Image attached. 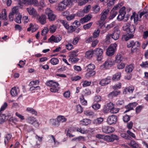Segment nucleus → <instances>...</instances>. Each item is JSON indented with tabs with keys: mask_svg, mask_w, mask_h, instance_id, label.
<instances>
[{
	"mask_svg": "<svg viewBox=\"0 0 148 148\" xmlns=\"http://www.w3.org/2000/svg\"><path fill=\"white\" fill-rule=\"evenodd\" d=\"M101 100V97L99 95L96 96L94 97V101L96 102H98Z\"/></svg>",
	"mask_w": 148,
	"mask_h": 148,
	"instance_id": "obj_64",
	"label": "nucleus"
},
{
	"mask_svg": "<svg viewBox=\"0 0 148 148\" xmlns=\"http://www.w3.org/2000/svg\"><path fill=\"white\" fill-rule=\"evenodd\" d=\"M67 6V4H66L63 1L60 3L57 8V10L60 11H62L66 9Z\"/></svg>",
	"mask_w": 148,
	"mask_h": 148,
	"instance_id": "obj_21",
	"label": "nucleus"
},
{
	"mask_svg": "<svg viewBox=\"0 0 148 148\" xmlns=\"http://www.w3.org/2000/svg\"><path fill=\"white\" fill-rule=\"evenodd\" d=\"M121 91L119 90H114L110 92L108 95V96L109 98H113L119 95Z\"/></svg>",
	"mask_w": 148,
	"mask_h": 148,
	"instance_id": "obj_23",
	"label": "nucleus"
},
{
	"mask_svg": "<svg viewBox=\"0 0 148 148\" xmlns=\"http://www.w3.org/2000/svg\"><path fill=\"white\" fill-rule=\"evenodd\" d=\"M128 145L132 148H139L138 144L134 140H132L128 144Z\"/></svg>",
	"mask_w": 148,
	"mask_h": 148,
	"instance_id": "obj_29",
	"label": "nucleus"
},
{
	"mask_svg": "<svg viewBox=\"0 0 148 148\" xmlns=\"http://www.w3.org/2000/svg\"><path fill=\"white\" fill-rule=\"evenodd\" d=\"M93 54H94L93 50L92 49L86 52L85 54V57L87 58L90 59L92 57Z\"/></svg>",
	"mask_w": 148,
	"mask_h": 148,
	"instance_id": "obj_26",
	"label": "nucleus"
},
{
	"mask_svg": "<svg viewBox=\"0 0 148 148\" xmlns=\"http://www.w3.org/2000/svg\"><path fill=\"white\" fill-rule=\"evenodd\" d=\"M16 18L15 19V21L18 23H21V19L22 16L19 14H18L17 16H15Z\"/></svg>",
	"mask_w": 148,
	"mask_h": 148,
	"instance_id": "obj_37",
	"label": "nucleus"
},
{
	"mask_svg": "<svg viewBox=\"0 0 148 148\" xmlns=\"http://www.w3.org/2000/svg\"><path fill=\"white\" fill-rule=\"evenodd\" d=\"M134 90V88L132 86L127 87L124 89L123 93L124 94L132 93L133 92Z\"/></svg>",
	"mask_w": 148,
	"mask_h": 148,
	"instance_id": "obj_18",
	"label": "nucleus"
},
{
	"mask_svg": "<svg viewBox=\"0 0 148 148\" xmlns=\"http://www.w3.org/2000/svg\"><path fill=\"white\" fill-rule=\"evenodd\" d=\"M135 103H132L129 104L128 105L125 107L127 110L124 112V113H126L129 112L131 110L133 109V106H134Z\"/></svg>",
	"mask_w": 148,
	"mask_h": 148,
	"instance_id": "obj_32",
	"label": "nucleus"
},
{
	"mask_svg": "<svg viewBox=\"0 0 148 148\" xmlns=\"http://www.w3.org/2000/svg\"><path fill=\"white\" fill-rule=\"evenodd\" d=\"M92 17V15L90 14L86 15L84 17L81 19L80 22L82 24L87 22L91 19Z\"/></svg>",
	"mask_w": 148,
	"mask_h": 148,
	"instance_id": "obj_20",
	"label": "nucleus"
},
{
	"mask_svg": "<svg viewBox=\"0 0 148 148\" xmlns=\"http://www.w3.org/2000/svg\"><path fill=\"white\" fill-rule=\"evenodd\" d=\"M12 135L10 134H7L6 136L5 137V139L4 140V143L6 145L8 144V141L11 138Z\"/></svg>",
	"mask_w": 148,
	"mask_h": 148,
	"instance_id": "obj_39",
	"label": "nucleus"
},
{
	"mask_svg": "<svg viewBox=\"0 0 148 148\" xmlns=\"http://www.w3.org/2000/svg\"><path fill=\"white\" fill-rule=\"evenodd\" d=\"M114 106V104L110 102L108 103L106 107L104 108V111L106 112H109Z\"/></svg>",
	"mask_w": 148,
	"mask_h": 148,
	"instance_id": "obj_22",
	"label": "nucleus"
},
{
	"mask_svg": "<svg viewBox=\"0 0 148 148\" xmlns=\"http://www.w3.org/2000/svg\"><path fill=\"white\" fill-rule=\"evenodd\" d=\"M65 4H67V6L68 5H71L73 3L72 0H64L63 1Z\"/></svg>",
	"mask_w": 148,
	"mask_h": 148,
	"instance_id": "obj_61",
	"label": "nucleus"
},
{
	"mask_svg": "<svg viewBox=\"0 0 148 148\" xmlns=\"http://www.w3.org/2000/svg\"><path fill=\"white\" fill-rule=\"evenodd\" d=\"M106 138L110 141H113L114 140H117L119 139L117 135L114 134L106 136Z\"/></svg>",
	"mask_w": 148,
	"mask_h": 148,
	"instance_id": "obj_24",
	"label": "nucleus"
},
{
	"mask_svg": "<svg viewBox=\"0 0 148 148\" xmlns=\"http://www.w3.org/2000/svg\"><path fill=\"white\" fill-rule=\"evenodd\" d=\"M117 120V116L112 115L108 117L107 119V122L110 125L116 123Z\"/></svg>",
	"mask_w": 148,
	"mask_h": 148,
	"instance_id": "obj_10",
	"label": "nucleus"
},
{
	"mask_svg": "<svg viewBox=\"0 0 148 148\" xmlns=\"http://www.w3.org/2000/svg\"><path fill=\"white\" fill-rule=\"evenodd\" d=\"M50 62L52 64L55 65L58 63L59 60L57 58H53L51 59Z\"/></svg>",
	"mask_w": 148,
	"mask_h": 148,
	"instance_id": "obj_36",
	"label": "nucleus"
},
{
	"mask_svg": "<svg viewBox=\"0 0 148 148\" xmlns=\"http://www.w3.org/2000/svg\"><path fill=\"white\" fill-rule=\"evenodd\" d=\"M78 51L77 50L76 51H73L71 52L69 55L70 57H74L77 56V53L78 52Z\"/></svg>",
	"mask_w": 148,
	"mask_h": 148,
	"instance_id": "obj_62",
	"label": "nucleus"
},
{
	"mask_svg": "<svg viewBox=\"0 0 148 148\" xmlns=\"http://www.w3.org/2000/svg\"><path fill=\"white\" fill-rule=\"evenodd\" d=\"M103 121V119L101 117H99L95 120L94 123L96 125H99L101 124Z\"/></svg>",
	"mask_w": 148,
	"mask_h": 148,
	"instance_id": "obj_30",
	"label": "nucleus"
},
{
	"mask_svg": "<svg viewBox=\"0 0 148 148\" xmlns=\"http://www.w3.org/2000/svg\"><path fill=\"white\" fill-rule=\"evenodd\" d=\"M38 21L42 25H44L46 23V16L45 15H42L37 17Z\"/></svg>",
	"mask_w": 148,
	"mask_h": 148,
	"instance_id": "obj_19",
	"label": "nucleus"
},
{
	"mask_svg": "<svg viewBox=\"0 0 148 148\" xmlns=\"http://www.w3.org/2000/svg\"><path fill=\"white\" fill-rule=\"evenodd\" d=\"M100 105L97 103H95L92 105V108L95 110H97L100 108Z\"/></svg>",
	"mask_w": 148,
	"mask_h": 148,
	"instance_id": "obj_49",
	"label": "nucleus"
},
{
	"mask_svg": "<svg viewBox=\"0 0 148 148\" xmlns=\"http://www.w3.org/2000/svg\"><path fill=\"white\" fill-rule=\"evenodd\" d=\"M27 121L28 123L31 124H33L36 127H37L39 126L38 122L34 117H29L27 119Z\"/></svg>",
	"mask_w": 148,
	"mask_h": 148,
	"instance_id": "obj_13",
	"label": "nucleus"
},
{
	"mask_svg": "<svg viewBox=\"0 0 148 148\" xmlns=\"http://www.w3.org/2000/svg\"><path fill=\"white\" fill-rule=\"evenodd\" d=\"M91 6L90 5H88L87 6H85L84 9L83 10V11L84 13H87L88 12L90 8H91Z\"/></svg>",
	"mask_w": 148,
	"mask_h": 148,
	"instance_id": "obj_45",
	"label": "nucleus"
},
{
	"mask_svg": "<svg viewBox=\"0 0 148 148\" xmlns=\"http://www.w3.org/2000/svg\"><path fill=\"white\" fill-rule=\"evenodd\" d=\"M95 68V65L92 64H90L86 66L85 68L86 69L87 71H89V70H93Z\"/></svg>",
	"mask_w": 148,
	"mask_h": 148,
	"instance_id": "obj_34",
	"label": "nucleus"
},
{
	"mask_svg": "<svg viewBox=\"0 0 148 148\" xmlns=\"http://www.w3.org/2000/svg\"><path fill=\"white\" fill-rule=\"evenodd\" d=\"M30 5H33L34 6H37L39 3L37 0H30Z\"/></svg>",
	"mask_w": 148,
	"mask_h": 148,
	"instance_id": "obj_47",
	"label": "nucleus"
},
{
	"mask_svg": "<svg viewBox=\"0 0 148 148\" xmlns=\"http://www.w3.org/2000/svg\"><path fill=\"white\" fill-rule=\"evenodd\" d=\"M46 84L47 86L51 87L50 90L51 92H55L58 91L59 84L55 81L51 80L47 81Z\"/></svg>",
	"mask_w": 148,
	"mask_h": 148,
	"instance_id": "obj_2",
	"label": "nucleus"
},
{
	"mask_svg": "<svg viewBox=\"0 0 148 148\" xmlns=\"http://www.w3.org/2000/svg\"><path fill=\"white\" fill-rule=\"evenodd\" d=\"M110 15L109 17V19H112L114 18L117 15V12L116 11H113L112 12V10L110 12Z\"/></svg>",
	"mask_w": 148,
	"mask_h": 148,
	"instance_id": "obj_41",
	"label": "nucleus"
},
{
	"mask_svg": "<svg viewBox=\"0 0 148 148\" xmlns=\"http://www.w3.org/2000/svg\"><path fill=\"white\" fill-rule=\"evenodd\" d=\"M121 84L120 83L115 84L114 85L112 86L113 89L115 90L120 89L121 88Z\"/></svg>",
	"mask_w": 148,
	"mask_h": 148,
	"instance_id": "obj_46",
	"label": "nucleus"
},
{
	"mask_svg": "<svg viewBox=\"0 0 148 148\" xmlns=\"http://www.w3.org/2000/svg\"><path fill=\"white\" fill-rule=\"evenodd\" d=\"M65 131L66 132V135L69 137H73L75 136L74 135H73L71 134V131L69 129L67 128L65 130Z\"/></svg>",
	"mask_w": 148,
	"mask_h": 148,
	"instance_id": "obj_53",
	"label": "nucleus"
},
{
	"mask_svg": "<svg viewBox=\"0 0 148 148\" xmlns=\"http://www.w3.org/2000/svg\"><path fill=\"white\" fill-rule=\"evenodd\" d=\"M122 29L127 33V34L122 36V40L126 41L133 37V34L136 29L134 26H130V24L129 23H125L123 25Z\"/></svg>",
	"mask_w": 148,
	"mask_h": 148,
	"instance_id": "obj_1",
	"label": "nucleus"
},
{
	"mask_svg": "<svg viewBox=\"0 0 148 148\" xmlns=\"http://www.w3.org/2000/svg\"><path fill=\"white\" fill-rule=\"evenodd\" d=\"M56 29L57 27L56 26L54 25H53L50 26L49 29L51 33H53L56 31Z\"/></svg>",
	"mask_w": 148,
	"mask_h": 148,
	"instance_id": "obj_40",
	"label": "nucleus"
},
{
	"mask_svg": "<svg viewBox=\"0 0 148 148\" xmlns=\"http://www.w3.org/2000/svg\"><path fill=\"white\" fill-rule=\"evenodd\" d=\"M77 131L79 132L82 134H86L88 133L87 130H85V128L82 127L77 128Z\"/></svg>",
	"mask_w": 148,
	"mask_h": 148,
	"instance_id": "obj_43",
	"label": "nucleus"
},
{
	"mask_svg": "<svg viewBox=\"0 0 148 148\" xmlns=\"http://www.w3.org/2000/svg\"><path fill=\"white\" fill-rule=\"evenodd\" d=\"M94 12L95 13L98 12L100 10V7L98 5H96L93 7Z\"/></svg>",
	"mask_w": 148,
	"mask_h": 148,
	"instance_id": "obj_50",
	"label": "nucleus"
},
{
	"mask_svg": "<svg viewBox=\"0 0 148 148\" xmlns=\"http://www.w3.org/2000/svg\"><path fill=\"white\" fill-rule=\"evenodd\" d=\"M61 22L66 29H68L69 28V25L66 21L62 20Z\"/></svg>",
	"mask_w": 148,
	"mask_h": 148,
	"instance_id": "obj_55",
	"label": "nucleus"
},
{
	"mask_svg": "<svg viewBox=\"0 0 148 148\" xmlns=\"http://www.w3.org/2000/svg\"><path fill=\"white\" fill-rule=\"evenodd\" d=\"M117 46V44L115 43L111 44L106 50V55L108 56L113 55L116 51Z\"/></svg>",
	"mask_w": 148,
	"mask_h": 148,
	"instance_id": "obj_4",
	"label": "nucleus"
},
{
	"mask_svg": "<svg viewBox=\"0 0 148 148\" xmlns=\"http://www.w3.org/2000/svg\"><path fill=\"white\" fill-rule=\"evenodd\" d=\"M62 38L59 35L54 36L52 35L49 39L48 41L49 42L53 43L55 42L57 43L59 42L61 40Z\"/></svg>",
	"mask_w": 148,
	"mask_h": 148,
	"instance_id": "obj_11",
	"label": "nucleus"
},
{
	"mask_svg": "<svg viewBox=\"0 0 148 148\" xmlns=\"http://www.w3.org/2000/svg\"><path fill=\"white\" fill-rule=\"evenodd\" d=\"M114 62L113 60L111 59H108L101 65V67L102 68L107 69L114 65Z\"/></svg>",
	"mask_w": 148,
	"mask_h": 148,
	"instance_id": "obj_8",
	"label": "nucleus"
},
{
	"mask_svg": "<svg viewBox=\"0 0 148 148\" xmlns=\"http://www.w3.org/2000/svg\"><path fill=\"white\" fill-rule=\"evenodd\" d=\"M134 68V65L130 64L127 65L125 68V71L127 73H130L132 71Z\"/></svg>",
	"mask_w": 148,
	"mask_h": 148,
	"instance_id": "obj_25",
	"label": "nucleus"
},
{
	"mask_svg": "<svg viewBox=\"0 0 148 148\" xmlns=\"http://www.w3.org/2000/svg\"><path fill=\"white\" fill-rule=\"evenodd\" d=\"M123 119L125 122H127L130 121V117L127 115H125L123 116Z\"/></svg>",
	"mask_w": 148,
	"mask_h": 148,
	"instance_id": "obj_59",
	"label": "nucleus"
},
{
	"mask_svg": "<svg viewBox=\"0 0 148 148\" xmlns=\"http://www.w3.org/2000/svg\"><path fill=\"white\" fill-rule=\"evenodd\" d=\"M11 12L15 15V16L17 15L18 14V10L17 7H14Z\"/></svg>",
	"mask_w": 148,
	"mask_h": 148,
	"instance_id": "obj_54",
	"label": "nucleus"
},
{
	"mask_svg": "<svg viewBox=\"0 0 148 148\" xmlns=\"http://www.w3.org/2000/svg\"><path fill=\"white\" fill-rule=\"evenodd\" d=\"M125 8L124 6L122 7L119 10V14L125 16L126 14V11H125Z\"/></svg>",
	"mask_w": 148,
	"mask_h": 148,
	"instance_id": "obj_48",
	"label": "nucleus"
},
{
	"mask_svg": "<svg viewBox=\"0 0 148 148\" xmlns=\"http://www.w3.org/2000/svg\"><path fill=\"white\" fill-rule=\"evenodd\" d=\"M110 10L108 9L106 10H104L101 14V18L97 23L99 25L102 24L104 21L106 19L107 15L109 14Z\"/></svg>",
	"mask_w": 148,
	"mask_h": 148,
	"instance_id": "obj_5",
	"label": "nucleus"
},
{
	"mask_svg": "<svg viewBox=\"0 0 148 148\" xmlns=\"http://www.w3.org/2000/svg\"><path fill=\"white\" fill-rule=\"evenodd\" d=\"M26 10L29 15L36 16L37 15V13L36 10L32 7H29L26 8Z\"/></svg>",
	"mask_w": 148,
	"mask_h": 148,
	"instance_id": "obj_16",
	"label": "nucleus"
},
{
	"mask_svg": "<svg viewBox=\"0 0 148 148\" xmlns=\"http://www.w3.org/2000/svg\"><path fill=\"white\" fill-rule=\"evenodd\" d=\"M120 33V31L119 29H116L111 34L112 38L115 40H117L119 38Z\"/></svg>",
	"mask_w": 148,
	"mask_h": 148,
	"instance_id": "obj_14",
	"label": "nucleus"
},
{
	"mask_svg": "<svg viewBox=\"0 0 148 148\" xmlns=\"http://www.w3.org/2000/svg\"><path fill=\"white\" fill-rule=\"evenodd\" d=\"M100 32V30L99 29L95 30L93 33V36L89 37L86 40V42L88 43L91 42L94 40V38L98 37L99 35Z\"/></svg>",
	"mask_w": 148,
	"mask_h": 148,
	"instance_id": "obj_9",
	"label": "nucleus"
},
{
	"mask_svg": "<svg viewBox=\"0 0 148 148\" xmlns=\"http://www.w3.org/2000/svg\"><path fill=\"white\" fill-rule=\"evenodd\" d=\"M2 18L4 21H6V10L5 9H4L2 11Z\"/></svg>",
	"mask_w": 148,
	"mask_h": 148,
	"instance_id": "obj_52",
	"label": "nucleus"
},
{
	"mask_svg": "<svg viewBox=\"0 0 148 148\" xmlns=\"http://www.w3.org/2000/svg\"><path fill=\"white\" fill-rule=\"evenodd\" d=\"M140 45L139 42L138 41L134 42V41L131 40L127 43V47L128 48L132 47L131 51L132 53H133L136 51V47H139Z\"/></svg>",
	"mask_w": 148,
	"mask_h": 148,
	"instance_id": "obj_6",
	"label": "nucleus"
},
{
	"mask_svg": "<svg viewBox=\"0 0 148 148\" xmlns=\"http://www.w3.org/2000/svg\"><path fill=\"white\" fill-rule=\"evenodd\" d=\"M110 80L111 77L109 76L101 80L100 81L99 84L101 86H105L110 82Z\"/></svg>",
	"mask_w": 148,
	"mask_h": 148,
	"instance_id": "obj_17",
	"label": "nucleus"
},
{
	"mask_svg": "<svg viewBox=\"0 0 148 148\" xmlns=\"http://www.w3.org/2000/svg\"><path fill=\"white\" fill-rule=\"evenodd\" d=\"M102 131L106 134H109L114 132V128L109 126H104L102 128Z\"/></svg>",
	"mask_w": 148,
	"mask_h": 148,
	"instance_id": "obj_15",
	"label": "nucleus"
},
{
	"mask_svg": "<svg viewBox=\"0 0 148 148\" xmlns=\"http://www.w3.org/2000/svg\"><path fill=\"white\" fill-rule=\"evenodd\" d=\"M140 66L142 68H148V63L147 61L143 62L140 65Z\"/></svg>",
	"mask_w": 148,
	"mask_h": 148,
	"instance_id": "obj_63",
	"label": "nucleus"
},
{
	"mask_svg": "<svg viewBox=\"0 0 148 148\" xmlns=\"http://www.w3.org/2000/svg\"><path fill=\"white\" fill-rule=\"evenodd\" d=\"M45 12L46 15L47 16V18L49 21H53L56 19V15L54 14L53 11L50 8H47Z\"/></svg>",
	"mask_w": 148,
	"mask_h": 148,
	"instance_id": "obj_3",
	"label": "nucleus"
},
{
	"mask_svg": "<svg viewBox=\"0 0 148 148\" xmlns=\"http://www.w3.org/2000/svg\"><path fill=\"white\" fill-rule=\"evenodd\" d=\"M121 73L120 72L117 73L113 75L112 78L113 80H118L120 79L121 77Z\"/></svg>",
	"mask_w": 148,
	"mask_h": 148,
	"instance_id": "obj_33",
	"label": "nucleus"
},
{
	"mask_svg": "<svg viewBox=\"0 0 148 148\" xmlns=\"http://www.w3.org/2000/svg\"><path fill=\"white\" fill-rule=\"evenodd\" d=\"M143 16L141 13L138 14H136V13L134 12L132 15L131 16L130 19L131 20H133L135 23H136L138 21H140V18Z\"/></svg>",
	"mask_w": 148,
	"mask_h": 148,
	"instance_id": "obj_12",
	"label": "nucleus"
},
{
	"mask_svg": "<svg viewBox=\"0 0 148 148\" xmlns=\"http://www.w3.org/2000/svg\"><path fill=\"white\" fill-rule=\"evenodd\" d=\"M115 23L114 22H113L110 24L107 25L106 27V28L108 30L110 29L115 25Z\"/></svg>",
	"mask_w": 148,
	"mask_h": 148,
	"instance_id": "obj_60",
	"label": "nucleus"
},
{
	"mask_svg": "<svg viewBox=\"0 0 148 148\" xmlns=\"http://www.w3.org/2000/svg\"><path fill=\"white\" fill-rule=\"evenodd\" d=\"M91 84L90 81H84L82 84L83 87H84L90 85Z\"/></svg>",
	"mask_w": 148,
	"mask_h": 148,
	"instance_id": "obj_57",
	"label": "nucleus"
},
{
	"mask_svg": "<svg viewBox=\"0 0 148 148\" xmlns=\"http://www.w3.org/2000/svg\"><path fill=\"white\" fill-rule=\"evenodd\" d=\"M115 62L117 63L120 62L123 59V58L120 54H117L115 58Z\"/></svg>",
	"mask_w": 148,
	"mask_h": 148,
	"instance_id": "obj_31",
	"label": "nucleus"
},
{
	"mask_svg": "<svg viewBox=\"0 0 148 148\" xmlns=\"http://www.w3.org/2000/svg\"><path fill=\"white\" fill-rule=\"evenodd\" d=\"M57 119L60 123L65 122L66 121V119L62 116H58Z\"/></svg>",
	"mask_w": 148,
	"mask_h": 148,
	"instance_id": "obj_35",
	"label": "nucleus"
},
{
	"mask_svg": "<svg viewBox=\"0 0 148 148\" xmlns=\"http://www.w3.org/2000/svg\"><path fill=\"white\" fill-rule=\"evenodd\" d=\"M18 89L16 88V87H14L12 88L10 92L11 95L13 96H15L17 95L18 93Z\"/></svg>",
	"mask_w": 148,
	"mask_h": 148,
	"instance_id": "obj_28",
	"label": "nucleus"
},
{
	"mask_svg": "<svg viewBox=\"0 0 148 148\" xmlns=\"http://www.w3.org/2000/svg\"><path fill=\"white\" fill-rule=\"evenodd\" d=\"M119 108H115L114 106L109 112L112 114H116L119 112Z\"/></svg>",
	"mask_w": 148,
	"mask_h": 148,
	"instance_id": "obj_44",
	"label": "nucleus"
},
{
	"mask_svg": "<svg viewBox=\"0 0 148 148\" xmlns=\"http://www.w3.org/2000/svg\"><path fill=\"white\" fill-rule=\"evenodd\" d=\"M88 72L86 75V77H90L94 75L95 74V72L93 70H89V71H87Z\"/></svg>",
	"mask_w": 148,
	"mask_h": 148,
	"instance_id": "obj_38",
	"label": "nucleus"
},
{
	"mask_svg": "<svg viewBox=\"0 0 148 148\" xmlns=\"http://www.w3.org/2000/svg\"><path fill=\"white\" fill-rule=\"evenodd\" d=\"M26 110L29 113L32 114H34L35 115H36L37 114V112L32 108H27Z\"/></svg>",
	"mask_w": 148,
	"mask_h": 148,
	"instance_id": "obj_42",
	"label": "nucleus"
},
{
	"mask_svg": "<svg viewBox=\"0 0 148 148\" xmlns=\"http://www.w3.org/2000/svg\"><path fill=\"white\" fill-rule=\"evenodd\" d=\"M91 123V121L89 119H83L80 121V124L82 125H87Z\"/></svg>",
	"mask_w": 148,
	"mask_h": 148,
	"instance_id": "obj_27",
	"label": "nucleus"
},
{
	"mask_svg": "<svg viewBox=\"0 0 148 148\" xmlns=\"http://www.w3.org/2000/svg\"><path fill=\"white\" fill-rule=\"evenodd\" d=\"M143 106L142 105H140L137 106L136 108V112L137 114L140 112L142 109L143 108Z\"/></svg>",
	"mask_w": 148,
	"mask_h": 148,
	"instance_id": "obj_51",
	"label": "nucleus"
},
{
	"mask_svg": "<svg viewBox=\"0 0 148 148\" xmlns=\"http://www.w3.org/2000/svg\"><path fill=\"white\" fill-rule=\"evenodd\" d=\"M93 23L91 22L86 24L84 25L83 26V28L85 29L86 30L89 29Z\"/></svg>",
	"mask_w": 148,
	"mask_h": 148,
	"instance_id": "obj_56",
	"label": "nucleus"
},
{
	"mask_svg": "<svg viewBox=\"0 0 148 148\" xmlns=\"http://www.w3.org/2000/svg\"><path fill=\"white\" fill-rule=\"evenodd\" d=\"M52 122H53L52 124L53 125H55V126L57 127L58 126L60 125V123H59V122H58V121L57 119L56 120L54 119H53L52 120Z\"/></svg>",
	"mask_w": 148,
	"mask_h": 148,
	"instance_id": "obj_58",
	"label": "nucleus"
},
{
	"mask_svg": "<svg viewBox=\"0 0 148 148\" xmlns=\"http://www.w3.org/2000/svg\"><path fill=\"white\" fill-rule=\"evenodd\" d=\"M93 51L94 54L97 56V60L99 61H101L103 58V50L99 48L95 49Z\"/></svg>",
	"mask_w": 148,
	"mask_h": 148,
	"instance_id": "obj_7",
	"label": "nucleus"
}]
</instances>
